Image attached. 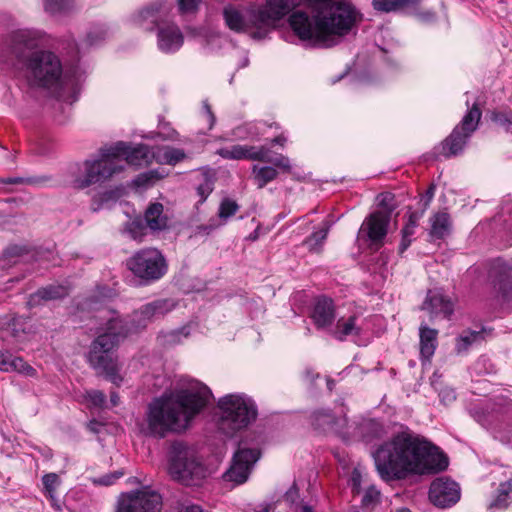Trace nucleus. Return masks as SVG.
I'll return each mask as SVG.
<instances>
[{
	"label": "nucleus",
	"instance_id": "obj_1",
	"mask_svg": "<svg viewBox=\"0 0 512 512\" xmlns=\"http://www.w3.org/2000/svg\"><path fill=\"white\" fill-rule=\"evenodd\" d=\"M383 480H402L410 475L444 471L447 456L434 444L410 432H400L382 443L373 453Z\"/></svg>",
	"mask_w": 512,
	"mask_h": 512
},
{
	"label": "nucleus",
	"instance_id": "obj_2",
	"mask_svg": "<svg viewBox=\"0 0 512 512\" xmlns=\"http://www.w3.org/2000/svg\"><path fill=\"white\" fill-rule=\"evenodd\" d=\"M38 38L32 31L18 30L11 35L10 51L26 71L31 86L49 90L58 99L72 104L80 93L76 72H63L60 58L51 51L36 50Z\"/></svg>",
	"mask_w": 512,
	"mask_h": 512
},
{
	"label": "nucleus",
	"instance_id": "obj_3",
	"mask_svg": "<svg viewBox=\"0 0 512 512\" xmlns=\"http://www.w3.org/2000/svg\"><path fill=\"white\" fill-rule=\"evenodd\" d=\"M213 394L205 384L193 381L187 388L169 397L154 398L145 414L146 435L164 438L169 433L186 430L190 422L210 402Z\"/></svg>",
	"mask_w": 512,
	"mask_h": 512
},
{
	"label": "nucleus",
	"instance_id": "obj_4",
	"mask_svg": "<svg viewBox=\"0 0 512 512\" xmlns=\"http://www.w3.org/2000/svg\"><path fill=\"white\" fill-rule=\"evenodd\" d=\"M362 20V14L346 0H336L315 14L298 10L290 14L289 26L297 38L309 48H330L335 37H343Z\"/></svg>",
	"mask_w": 512,
	"mask_h": 512
},
{
	"label": "nucleus",
	"instance_id": "obj_5",
	"mask_svg": "<svg viewBox=\"0 0 512 512\" xmlns=\"http://www.w3.org/2000/svg\"><path fill=\"white\" fill-rule=\"evenodd\" d=\"M128 334V328L119 318L110 319L105 331L100 333L92 342L88 362L100 375H104L113 384L119 386L123 378L119 374L114 349Z\"/></svg>",
	"mask_w": 512,
	"mask_h": 512
},
{
	"label": "nucleus",
	"instance_id": "obj_6",
	"mask_svg": "<svg viewBox=\"0 0 512 512\" xmlns=\"http://www.w3.org/2000/svg\"><path fill=\"white\" fill-rule=\"evenodd\" d=\"M219 429L228 436L248 428L258 416L255 401L245 393H230L216 403Z\"/></svg>",
	"mask_w": 512,
	"mask_h": 512
},
{
	"label": "nucleus",
	"instance_id": "obj_7",
	"mask_svg": "<svg viewBox=\"0 0 512 512\" xmlns=\"http://www.w3.org/2000/svg\"><path fill=\"white\" fill-rule=\"evenodd\" d=\"M170 10L167 2H152L141 9L135 21L147 30L157 29V47L166 54L178 51L184 42L180 28L174 23L164 21Z\"/></svg>",
	"mask_w": 512,
	"mask_h": 512
},
{
	"label": "nucleus",
	"instance_id": "obj_8",
	"mask_svg": "<svg viewBox=\"0 0 512 512\" xmlns=\"http://www.w3.org/2000/svg\"><path fill=\"white\" fill-rule=\"evenodd\" d=\"M169 474L186 486L198 485L207 475V468L196 452L181 441H174L169 449Z\"/></svg>",
	"mask_w": 512,
	"mask_h": 512
},
{
	"label": "nucleus",
	"instance_id": "obj_9",
	"mask_svg": "<svg viewBox=\"0 0 512 512\" xmlns=\"http://www.w3.org/2000/svg\"><path fill=\"white\" fill-rule=\"evenodd\" d=\"M127 269L142 285L160 280L168 271V263L163 253L153 247L142 248L126 260Z\"/></svg>",
	"mask_w": 512,
	"mask_h": 512
},
{
	"label": "nucleus",
	"instance_id": "obj_10",
	"mask_svg": "<svg viewBox=\"0 0 512 512\" xmlns=\"http://www.w3.org/2000/svg\"><path fill=\"white\" fill-rule=\"evenodd\" d=\"M107 150H109V146L101 148L98 159L84 162L85 175L73 181L75 188L84 189L93 184L103 183L123 170L124 166L118 164L115 156Z\"/></svg>",
	"mask_w": 512,
	"mask_h": 512
},
{
	"label": "nucleus",
	"instance_id": "obj_11",
	"mask_svg": "<svg viewBox=\"0 0 512 512\" xmlns=\"http://www.w3.org/2000/svg\"><path fill=\"white\" fill-rule=\"evenodd\" d=\"M482 112L477 103L469 107L461 122L452 130L441 144V154L452 157L460 154L473 132L477 129Z\"/></svg>",
	"mask_w": 512,
	"mask_h": 512
},
{
	"label": "nucleus",
	"instance_id": "obj_12",
	"mask_svg": "<svg viewBox=\"0 0 512 512\" xmlns=\"http://www.w3.org/2000/svg\"><path fill=\"white\" fill-rule=\"evenodd\" d=\"M487 283L498 300L512 307V261L502 257L486 262Z\"/></svg>",
	"mask_w": 512,
	"mask_h": 512
},
{
	"label": "nucleus",
	"instance_id": "obj_13",
	"mask_svg": "<svg viewBox=\"0 0 512 512\" xmlns=\"http://www.w3.org/2000/svg\"><path fill=\"white\" fill-rule=\"evenodd\" d=\"M162 497L148 488L121 493L114 512H161Z\"/></svg>",
	"mask_w": 512,
	"mask_h": 512
},
{
	"label": "nucleus",
	"instance_id": "obj_14",
	"mask_svg": "<svg viewBox=\"0 0 512 512\" xmlns=\"http://www.w3.org/2000/svg\"><path fill=\"white\" fill-rule=\"evenodd\" d=\"M302 2L303 0H266L264 5L253 6L249 13L250 19L257 25L265 26L268 32Z\"/></svg>",
	"mask_w": 512,
	"mask_h": 512
},
{
	"label": "nucleus",
	"instance_id": "obj_15",
	"mask_svg": "<svg viewBox=\"0 0 512 512\" xmlns=\"http://www.w3.org/2000/svg\"><path fill=\"white\" fill-rule=\"evenodd\" d=\"M260 456L261 452L258 448H247L240 443L238 450L234 453L230 468L223 475V479L238 485L245 483Z\"/></svg>",
	"mask_w": 512,
	"mask_h": 512
},
{
	"label": "nucleus",
	"instance_id": "obj_16",
	"mask_svg": "<svg viewBox=\"0 0 512 512\" xmlns=\"http://www.w3.org/2000/svg\"><path fill=\"white\" fill-rule=\"evenodd\" d=\"M460 496L458 483L448 477L436 478L429 488V500L434 506L442 509L454 506L460 500Z\"/></svg>",
	"mask_w": 512,
	"mask_h": 512
},
{
	"label": "nucleus",
	"instance_id": "obj_17",
	"mask_svg": "<svg viewBox=\"0 0 512 512\" xmlns=\"http://www.w3.org/2000/svg\"><path fill=\"white\" fill-rule=\"evenodd\" d=\"M253 6L248 9H241L234 5H228L223 9V17L229 29L235 32H246L250 28L257 30L252 33L253 38L262 39L267 35L265 26L257 25L250 19V11Z\"/></svg>",
	"mask_w": 512,
	"mask_h": 512
},
{
	"label": "nucleus",
	"instance_id": "obj_18",
	"mask_svg": "<svg viewBox=\"0 0 512 512\" xmlns=\"http://www.w3.org/2000/svg\"><path fill=\"white\" fill-rule=\"evenodd\" d=\"M386 434L387 430L380 421L362 418L359 421L348 423L344 440L357 439L365 443H371L382 439Z\"/></svg>",
	"mask_w": 512,
	"mask_h": 512
},
{
	"label": "nucleus",
	"instance_id": "obj_19",
	"mask_svg": "<svg viewBox=\"0 0 512 512\" xmlns=\"http://www.w3.org/2000/svg\"><path fill=\"white\" fill-rule=\"evenodd\" d=\"M108 151L113 156H115L118 164H120L121 158H124L126 163L137 167L148 165L153 158V153L145 144L132 146L128 143L120 141L114 145L109 146Z\"/></svg>",
	"mask_w": 512,
	"mask_h": 512
},
{
	"label": "nucleus",
	"instance_id": "obj_20",
	"mask_svg": "<svg viewBox=\"0 0 512 512\" xmlns=\"http://www.w3.org/2000/svg\"><path fill=\"white\" fill-rule=\"evenodd\" d=\"M390 216L378 210L370 214L363 222L358 237L370 241L371 244L379 246L387 235Z\"/></svg>",
	"mask_w": 512,
	"mask_h": 512
},
{
	"label": "nucleus",
	"instance_id": "obj_21",
	"mask_svg": "<svg viewBox=\"0 0 512 512\" xmlns=\"http://www.w3.org/2000/svg\"><path fill=\"white\" fill-rule=\"evenodd\" d=\"M341 413V416L336 417L328 409L316 410L311 415L312 426L319 431L333 432L344 440L345 432L347 431L349 422L346 417V411L344 407Z\"/></svg>",
	"mask_w": 512,
	"mask_h": 512
},
{
	"label": "nucleus",
	"instance_id": "obj_22",
	"mask_svg": "<svg viewBox=\"0 0 512 512\" xmlns=\"http://www.w3.org/2000/svg\"><path fill=\"white\" fill-rule=\"evenodd\" d=\"M271 150L266 146L243 145V160L270 163L285 172L291 171L290 159L282 154L270 156Z\"/></svg>",
	"mask_w": 512,
	"mask_h": 512
},
{
	"label": "nucleus",
	"instance_id": "obj_23",
	"mask_svg": "<svg viewBox=\"0 0 512 512\" xmlns=\"http://www.w3.org/2000/svg\"><path fill=\"white\" fill-rule=\"evenodd\" d=\"M421 309L427 311L431 318L442 316L449 318L454 312V304L440 290H429Z\"/></svg>",
	"mask_w": 512,
	"mask_h": 512
},
{
	"label": "nucleus",
	"instance_id": "obj_24",
	"mask_svg": "<svg viewBox=\"0 0 512 512\" xmlns=\"http://www.w3.org/2000/svg\"><path fill=\"white\" fill-rule=\"evenodd\" d=\"M67 295L68 289L65 286L50 284L30 294L26 305L29 309H33L42 306L47 301L62 299Z\"/></svg>",
	"mask_w": 512,
	"mask_h": 512
},
{
	"label": "nucleus",
	"instance_id": "obj_25",
	"mask_svg": "<svg viewBox=\"0 0 512 512\" xmlns=\"http://www.w3.org/2000/svg\"><path fill=\"white\" fill-rule=\"evenodd\" d=\"M311 318L318 329L330 327L335 320V309L332 299L327 297L317 298Z\"/></svg>",
	"mask_w": 512,
	"mask_h": 512
},
{
	"label": "nucleus",
	"instance_id": "obj_26",
	"mask_svg": "<svg viewBox=\"0 0 512 512\" xmlns=\"http://www.w3.org/2000/svg\"><path fill=\"white\" fill-rule=\"evenodd\" d=\"M420 355L429 360L438 346V330L422 323L419 327Z\"/></svg>",
	"mask_w": 512,
	"mask_h": 512
},
{
	"label": "nucleus",
	"instance_id": "obj_27",
	"mask_svg": "<svg viewBox=\"0 0 512 512\" xmlns=\"http://www.w3.org/2000/svg\"><path fill=\"white\" fill-rule=\"evenodd\" d=\"M163 210L164 208L161 203H153L146 209L142 219L150 230L160 231L167 227V217L164 215Z\"/></svg>",
	"mask_w": 512,
	"mask_h": 512
},
{
	"label": "nucleus",
	"instance_id": "obj_28",
	"mask_svg": "<svg viewBox=\"0 0 512 512\" xmlns=\"http://www.w3.org/2000/svg\"><path fill=\"white\" fill-rule=\"evenodd\" d=\"M0 370L4 372L17 371L26 375H32L35 370L21 357H13L9 353L0 350Z\"/></svg>",
	"mask_w": 512,
	"mask_h": 512
},
{
	"label": "nucleus",
	"instance_id": "obj_29",
	"mask_svg": "<svg viewBox=\"0 0 512 512\" xmlns=\"http://www.w3.org/2000/svg\"><path fill=\"white\" fill-rule=\"evenodd\" d=\"M430 236L434 239H444L451 232V219L447 212L435 213L430 218Z\"/></svg>",
	"mask_w": 512,
	"mask_h": 512
},
{
	"label": "nucleus",
	"instance_id": "obj_30",
	"mask_svg": "<svg viewBox=\"0 0 512 512\" xmlns=\"http://www.w3.org/2000/svg\"><path fill=\"white\" fill-rule=\"evenodd\" d=\"M487 329L482 328L479 331L466 330L463 331L457 338L455 344V350L457 354H462L468 351V349L476 343H480L485 339Z\"/></svg>",
	"mask_w": 512,
	"mask_h": 512
},
{
	"label": "nucleus",
	"instance_id": "obj_31",
	"mask_svg": "<svg viewBox=\"0 0 512 512\" xmlns=\"http://www.w3.org/2000/svg\"><path fill=\"white\" fill-rule=\"evenodd\" d=\"M420 2L421 0H372V6L376 11L390 13L415 8Z\"/></svg>",
	"mask_w": 512,
	"mask_h": 512
},
{
	"label": "nucleus",
	"instance_id": "obj_32",
	"mask_svg": "<svg viewBox=\"0 0 512 512\" xmlns=\"http://www.w3.org/2000/svg\"><path fill=\"white\" fill-rule=\"evenodd\" d=\"M153 158L159 164L176 165L186 158V154L183 149L165 146L158 148L156 152H153Z\"/></svg>",
	"mask_w": 512,
	"mask_h": 512
},
{
	"label": "nucleus",
	"instance_id": "obj_33",
	"mask_svg": "<svg viewBox=\"0 0 512 512\" xmlns=\"http://www.w3.org/2000/svg\"><path fill=\"white\" fill-rule=\"evenodd\" d=\"M357 316L352 315L347 320L339 319L334 332L335 338L343 341L346 337L352 335H360L361 329L356 325Z\"/></svg>",
	"mask_w": 512,
	"mask_h": 512
},
{
	"label": "nucleus",
	"instance_id": "obj_34",
	"mask_svg": "<svg viewBox=\"0 0 512 512\" xmlns=\"http://www.w3.org/2000/svg\"><path fill=\"white\" fill-rule=\"evenodd\" d=\"M512 492V479L499 484L496 497L490 502L488 508L491 511L506 509L509 505L508 499Z\"/></svg>",
	"mask_w": 512,
	"mask_h": 512
},
{
	"label": "nucleus",
	"instance_id": "obj_35",
	"mask_svg": "<svg viewBox=\"0 0 512 512\" xmlns=\"http://www.w3.org/2000/svg\"><path fill=\"white\" fill-rule=\"evenodd\" d=\"M51 182L52 177L49 175L0 178V183L3 184H24L34 187H47Z\"/></svg>",
	"mask_w": 512,
	"mask_h": 512
},
{
	"label": "nucleus",
	"instance_id": "obj_36",
	"mask_svg": "<svg viewBox=\"0 0 512 512\" xmlns=\"http://www.w3.org/2000/svg\"><path fill=\"white\" fill-rule=\"evenodd\" d=\"M252 173L254 175V181L259 189L264 188L278 176L277 170L272 166L259 167L254 165L252 167Z\"/></svg>",
	"mask_w": 512,
	"mask_h": 512
},
{
	"label": "nucleus",
	"instance_id": "obj_37",
	"mask_svg": "<svg viewBox=\"0 0 512 512\" xmlns=\"http://www.w3.org/2000/svg\"><path fill=\"white\" fill-rule=\"evenodd\" d=\"M122 195V191L119 188L104 191L98 195H95L92 199L91 209L93 212L101 210L106 204L116 202Z\"/></svg>",
	"mask_w": 512,
	"mask_h": 512
},
{
	"label": "nucleus",
	"instance_id": "obj_38",
	"mask_svg": "<svg viewBox=\"0 0 512 512\" xmlns=\"http://www.w3.org/2000/svg\"><path fill=\"white\" fill-rule=\"evenodd\" d=\"M329 229H330V224L328 222H324L323 226L318 231L313 232L304 241V244L308 247L309 251H312V252H320L321 251L323 243L327 238Z\"/></svg>",
	"mask_w": 512,
	"mask_h": 512
},
{
	"label": "nucleus",
	"instance_id": "obj_39",
	"mask_svg": "<svg viewBox=\"0 0 512 512\" xmlns=\"http://www.w3.org/2000/svg\"><path fill=\"white\" fill-rule=\"evenodd\" d=\"M107 29L103 26H97L91 29L85 39L78 45V50L88 49L93 46L99 45L106 39Z\"/></svg>",
	"mask_w": 512,
	"mask_h": 512
},
{
	"label": "nucleus",
	"instance_id": "obj_40",
	"mask_svg": "<svg viewBox=\"0 0 512 512\" xmlns=\"http://www.w3.org/2000/svg\"><path fill=\"white\" fill-rule=\"evenodd\" d=\"M147 225L141 217H137L125 224L124 232L133 240L141 242L147 232Z\"/></svg>",
	"mask_w": 512,
	"mask_h": 512
},
{
	"label": "nucleus",
	"instance_id": "obj_41",
	"mask_svg": "<svg viewBox=\"0 0 512 512\" xmlns=\"http://www.w3.org/2000/svg\"><path fill=\"white\" fill-rule=\"evenodd\" d=\"M44 492L51 500L52 505H56V489L60 484V478L56 473H48L42 477Z\"/></svg>",
	"mask_w": 512,
	"mask_h": 512
},
{
	"label": "nucleus",
	"instance_id": "obj_42",
	"mask_svg": "<svg viewBox=\"0 0 512 512\" xmlns=\"http://www.w3.org/2000/svg\"><path fill=\"white\" fill-rule=\"evenodd\" d=\"M75 0H44L45 10L50 14H62L71 11Z\"/></svg>",
	"mask_w": 512,
	"mask_h": 512
},
{
	"label": "nucleus",
	"instance_id": "obj_43",
	"mask_svg": "<svg viewBox=\"0 0 512 512\" xmlns=\"http://www.w3.org/2000/svg\"><path fill=\"white\" fill-rule=\"evenodd\" d=\"M190 334L188 327H182L167 333L159 335L158 339L163 345H176L181 342L182 338H187Z\"/></svg>",
	"mask_w": 512,
	"mask_h": 512
},
{
	"label": "nucleus",
	"instance_id": "obj_44",
	"mask_svg": "<svg viewBox=\"0 0 512 512\" xmlns=\"http://www.w3.org/2000/svg\"><path fill=\"white\" fill-rule=\"evenodd\" d=\"M496 222H503L505 228L511 233L508 245H512V201H504L501 205L500 213L494 219Z\"/></svg>",
	"mask_w": 512,
	"mask_h": 512
},
{
	"label": "nucleus",
	"instance_id": "obj_45",
	"mask_svg": "<svg viewBox=\"0 0 512 512\" xmlns=\"http://www.w3.org/2000/svg\"><path fill=\"white\" fill-rule=\"evenodd\" d=\"M470 416L478 422L482 427L489 428L491 426L493 415L480 405H474L469 409Z\"/></svg>",
	"mask_w": 512,
	"mask_h": 512
},
{
	"label": "nucleus",
	"instance_id": "obj_46",
	"mask_svg": "<svg viewBox=\"0 0 512 512\" xmlns=\"http://www.w3.org/2000/svg\"><path fill=\"white\" fill-rule=\"evenodd\" d=\"M216 154L226 160H243V145L236 144L231 147H222Z\"/></svg>",
	"mask_w": 512,
	"mask_h": 512
},
{
	"label": "nucleus",
	"instance_id": "obj_47",
	"mask_svg": "<svg viewBox=\"0 0 512 512\" xmlns=\"http://www.w3.org/2000/svg\"><path fill=\"white\" fill-rule=\"evenodd\" d=\"M239 209L238 204L230 199L224 198L219 206L218 216L221 220L226 221L228 218L232 217Z\"/></svg>",
	"mask_w": 512,
	"mask_h": 512
},
{
	"label": "nucleus",
	"instance_id": "obj_48",
	"mask_svg": "<svg viewBox=\"0 0 512 512\" xmlns=\"http://www.w3.org/2000/svg\"><path fill=\"white\" fill-rule=\"evenodd\" d=\"M491 120L504 128L505 131H510L512 127V111H493L491 113Z\"/></svg>",
	"mask_w": 512,
	"mask_h": 512
},
{
	"label": "nucleus",
	"instance_id": "obj_49",
	"mask_svg": "<svg viewBox=\"0 0 512 512\" xmlns=\"http://www.w3.org/2000/svg\"><path fill=\"white\" fill-rule=\"evenodd\" d=\"M214 189V182L211 177L204 175L203 180L196 187L197 195L200 197L199 203L202 204L212 193Z\"/></svg>",
	"mask_w": 512,
	"mask_h": 512
},
{
	"label": "nucleus",
	"instance_id": "obj_50",
	"mask_svg": "<svg viewBox=\"0 0 512 512\" xmlns=\"http://www.w3.org/2000/svg\"><path fill=\"white\" fill-rule=\"evenodd\" d=\"M233 135L238 139H258L259 132L256 129V126L253 124H245L243 126L236 127L233 130Z\"/></svg>",
	"mask_w": 512,
	"mask_h": 512
},
{
	"label": "nucleus",
	"instance_id": "obj_51",
	"mask_svg": "<svg viewBox=\"0 0 512 512\" xmlns=\"http://www.w3.org/2000/svg\"><path fill=\"white\" fill-rule=\"evenodd\" d=\"M152 307L155 312L156 318L162 317L168 312L172 311L175 307V304L170 299H158L152 301Z\"/></svg>",
	"mask_w": 512,
	"mask_h": 512
},
{
	"label": "nucleus",
	"instance_id": "obj_52",
	"mask_svg": "<svg viewBox=\"0 0 512 512\" xmlns=\"http://www.w3.org/2000/svg\"><path fill=\"white\" fill-rule=\"evenodd\" d=\"M155 318L156 316L151 302L143 305L134 313V319H137L139 323L143 322V326L146 325V322Z\"/></svg>",
	"mask_w": 512,
	"mask_h": 512
},
{
	"label": "nucleus",
	"instance_id": "obj_53",
	"mask_svg": "<svg viewBox=\"0 0 512 512\" xmlns=\"http://www.w3.org/2000/svg\"><path fill=\"white\" fill-rule=\"evenodd\" d=\"M380 491L374 486H370L366 489L362 497V505L367 508L375 506L379 502Z\"/></svg>",
	"mask_w": 512,
	"mask_h": 512
},
{
	"label": "nucleus",
	"instance_id": "obj_54",
	"mask_svg": "<svg viewBox=\"0 0 512 512\" xmlns=\"http://www.w3.org/2000/svg\"><path fill=\"white\" fill-rule=\"evenodd\" d=\"M158 136L162 140L176 141L178 139V132L168 122H160Z\"/></svg>",
	"mask_w": 512,
	"mask_h": 512
},
{
	"label": "nucleus",
	"instance_id": "obj_55",
	"mask_svg": "<svg viewBox=\"0 0 512 512\" xmlns=\"http://www.w3.org/2000/svg\"><path fill=\"white\" fill-rule=\"evenodd\" d=\"M379 206L384 209L383 213H387L391 217L392 211L395 209L394 196L391 193H382L379 195Z\"/></svg>",
	"mask_w": 512,
	"mask_h": 512
},
{
	"label": "nucleus",
	"instance_id": "obj_56",
	"mask_svg": "<svg viewBox=\"0 0 512 512\" xmlns=\"http://www.w3.org/2000/svg\"><path fill=\"white\" fill-rule=\"evenodd\" d=\"M86 398L95 407H102L105 403L106 396L99 390H90L86 392Z\"/></svg>",
	"mask_w": 512,
	"mask_h": 512
},
{
	"label": "nucleus",
	"instance_id": "obj_57",
	"mask_svg": "<svg viewBox=\"0 0 512 512\" xmlns=\"http://www.w3.org/2000/svg\"><path fill=\"white\" fill-rule=\"evenodd\" d=\"M336 0H303V3L310 9H312L315 13L325 9V7L330 6L332 2Z\"/></svg>",
	"mask_w": 512,
	"mask_h": 512
},
{
	"label": "nucleus",
	"instance_id": "obj_58",
	"mask_svg": "<svg viewBox=\"0 0 512 512\" xmlns=\"http://www.w3.org/2000/svg\"><path fill=\"white\" fill-rule=\"evenodd\" d=\"M202 0H178L179 10L182 14L194 12Z\"/></svg>",
	"mask_w": 512,
	"mask_h": 512
},
{
	"label": "nucleus",
	"instance_id": "obj_59",
	"mask_svg": "<svg viewBox=\"0 0 512 512\" xmlns=\"http://www.w3.org/2000/svg\"><path fill=\"white\" fill-rule=\"evenodd\" d=\"M435 189L436 186L434 184H431L426 190L425 194L421 197L419 204L421 205V209H423V211H426L427 208L429 207L434 197Z\"/></svg>",
	"mask_w": 512,
	"mask_h": 512
},
{
	"label": "nucleus",
	"instance_id": "obj_60",
	"mask_svg": "<svg viewBox=\"0 0 512 512\" xmlns=\"http://www.w3.org/2000/svg\"><path fill=\"white\" fill-rule=\"evenodd\" d=\"M123 475L124 473L122 471H116L100 477L96 482L104 486H110L114 484L115 481L121 478Z\"/></svg>",
	"mask_w": 512,
	"mask_h": 512
},
{
	"label": "nucleus",
	"instance_id": "obj_61",
	"mask_svg": "<svg viewBox=\"0 0 512 512\" xmlns=\"http://www.w3.org/2000/svg\"><path fill=\"white\" fill-rule=\"evenodd\" d=\"M299 499V490L297 486L294 484L290 487V489L284 495V501L289 505H294L297 503Z\"/></svg>",
	"mask_w": 512,
	"mask_h": 512
},
{
	"label": "nucleus",
	"instance_id": "obj_62",
	"mask_svg": "<svg viewBox=\"0 0 512 512\" xmlns=\"http://www.w3.org/2000/svg\"><path fill=\"white\" fill-rule=\"evenodd\" d=\"M441 402H443L445 405L453 402L456 399V394L453 389L446 388L440 391L439 393Z\"/></svg>",
	"mask_w": 512,
	"mask_h": 512
},
{
	"label": "nucleus",
	"instance_id": "obj_63",
	"mask_svg": "<svg viewBox=\"0 0 512 512\" xmlns=\"http://www.w3.org/2000/svg\"><path fill=\"white\" fill-rule=\"evenodd\" d=\"M203 110H204V113H205L208 123H209V129H212V127L214 126V124L216 122V117H215L214 113L212 112L211 106L209 105V103L207 101L203 102Z\"/></svg>",
	"mask_w": 512,
	"mask_h": 512
},
{
	"label": "nucleus",
	"instance_id": "obj_64",
	"mask_svg": "<svg viewBox=\"0 0 512 512\" xmlns=\"http://www.w3.org/2000/svg\"><path fill=\"white\" fill-rule=\"evenodd\" d=\"M216 228H217V225L215 223L202 224V225L197 226L196 234H199V235H209Z\"/></svg>",
	"mask_w": 512,
	"mask_h": 512
}]
</instances>
